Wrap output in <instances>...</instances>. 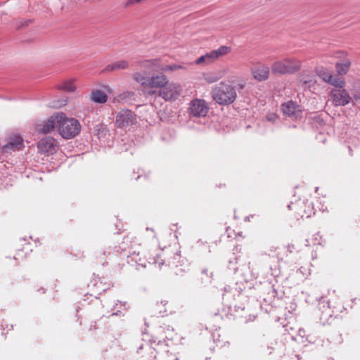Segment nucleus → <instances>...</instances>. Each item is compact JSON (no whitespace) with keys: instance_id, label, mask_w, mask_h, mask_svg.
Masks as SVG:
<instances>
[{"instance_id":"obj_9","label":"nucleus","mask_w":360,"mask_h":360,"mask_svg":"<svg viewBox=\"0 0 360 360\" xmlns=\"http://www.w3.org/2000/svg\"><path fill=\"white\" fill-rule=\"evenodd\" d=\"M58 145L55 139L46 136L41 139L37 143L38 153L45 156H49L57 152Z\"/></svg>"},{"instance_id":"obj_18","label":"nucleus","mask_w":360,"mask_h":360,"mask_svg":"<svg viewBox=\"0 0 360 360\" xmlns=\"http://www.w3.org/2000/svg\"><path fill=\"white\" fill-rule=\"evenodd\" d=\"M76 79L70 78L57 84V89L65 92L72 93L75 92L77 89Z\"/></svg>"},{"instance_id":"obj_2","label":"nucleus","mask_w":360,"mask_h":360,"mask_svg":"<svg viewBox=\"0 0 360 360\" xmlns=\"http://www.w3.org/2000/svg\"><path fill=\"white\" fill-rule=\"evenodd\" d=\"M302 65V60L295 57H285L274 61L271 70L276 75H293L301 70Z\"/></svg>"},{"instance_id":"obj_12","label":"nucleus","mask_w":360,"mask_h":360,"mask_svg":"<svg viewBox=\"0 0 360 360\" xmlns=\"http://www.w3.org/2000/svg\"><path fill=\"white\" fill-rule=\"evenodd\" d=\"M63 113H56L47 120L38 126V131L42 134L51 133L56 127H59V124L63 120Z\"/></svg>"},{"instance_id":"obj_24","label":"nucleus","mask_w":360,"mask_h":360,"mask_svg":"<svg viewBox=\"0 0 360 360\" xmlns=\"http://www.w3.org/2000/svg\"><path fill=\"white\" fill-rule=\"evenodd\" d=\"M129 67V63L127 60H120L117 61L112 64L110 66H108V68L111 70H122L126 69Z\"/></svg>"},{"instance_id":"obj_14","label":"nucleus","mask_w":360,"mask_h":360,"mask_svg":"<svg viewBox=\"0 0 360 360\" xmlns=\"http://www.w3.org/2000/svg\"><path fill=\"white\" fill-rule=\"evenodd\" d=\"M253 78L258 82H264L269 79V68L266 65H259L252 70Z\"/></svg>"},{"instance_id":"obj_25","label":"nucleus","mask_w":360,"mask_h":360,"mask_svg":"<svg viewBox=\"0 0 360 360\" xmlns=\"http://www.w3.org/2000/svg\"><path fill=\"white\" fill-rule=\"evenodd\" d=\"M186 68L179 64H172L169 65H165L161 68L162 72H173L179 70H186Z\"/></svg>"},{"instance_id":"obj_8","label":"nucleus","mask_w":360,"mask_h":360,"mask_svg":"<svg viewBox=\"0 0 360 360\" xmlns=\"http://www.w3.org/2000/svg\"><path fill=\"white\" fill-rule=\"evenodd\" d=\"M345 87V86L335 87V89H332L330 91L329 95L335 106H345L351 102L352 96H350Z\"/></svg>"},{"instance_id":"obj_10","label":"nucleus","mask_w":360,"mask_h":360,"mask_svg":"<svg viewBox=\"0 0 360 360\" xmlns=\"http://www.w3.org/2000/svg\"><path fill=\"white\" fill-rule=\"evenodd\" d=\"M139 255L140 252H138L137 254L134 252L132 254L133 259H134L139 265H141L143 267L146 266L147 264H158V266L161 267L165 263V259L162 258L164 255L163 252H161L160 254H155L154 255H150L148 259H146V257L148 255V252H143V258L139 257V259H136V257L139 256Z\"/></svg>"},{"instance_id":"obj_15","label":"nucleus","mask_w":360,"mask_h":360,"mask_svg":"<svg viewBox=\"0 0 360 360\" xmlns=\"http://www.w3.org/2000/svg\"><path fill=\"white\" fill-rule=\"evenodd\" d=\"M23 147V140L18 135H13L9 138V141L4 148V152L9 153L11 150H19Z\"/></svg>"},{"instance_id":"obj_22","label":"nucleus","mask_w":360,"mask_h":360,"mask_svg":"<svg viewBox=\"0 0 360 360\" xmlns=\"http://www.w3.org/2000/svg\"><path fill=\"white\" fill-rule=\"evenodd\" d=\"M216 59H219L224 56L229 54L231 51V48L228 46H221L219 47L217 49L212 50Z\"/></svg>"},{"instance_id":"obj_11","label":"nucleus","mask_w":360,"mask_h":360,"mask_svg":"<svg viewBox=\"0 0 360 360\" xmlns=\"http://www.w3.org/2000/svg\"><path fill=\"white\" fill-rule=\"evenodd\" d=\"M136 123V115L129 110H123L116 116V125L119 128H127Z\"/></svg>"},{"instance_id":"obj_16","label":"nucleus","mask_w":360,"mask_h":360,"mask_svg":"<svg viewBox=\"0 0 360 360\" xmlns=\"http://www.w3.org/2000/svg\"><path fill=\"white\" fill-rule=\"evenodd\" d=\"M281 110L284 115L295 117L302 112L300 107L292 101L282 104Z\"/></svg>"},{"instance_id":"obj_30","label":"nucleus","mask_w":360,"mask_h":360,"mask_svg":"<svg viewBox=\"0 0 360 360\" xmlns=\"http://www.w3.org/2000/svg\"><path fill=\"white\" fill-rule=\"evenodd\" d=\"M307 242L309 243V244H308L309 245H316V242H313V243H312V244H310V243H309V240H307ZM319 243V242H317V243Z\"/></svg>"},{"instance_id":"obj_5","label":"nucleus","mask_w":360,"mask_h":360,"mask_svg":"<svg viewBox=\"0 0 360 360\" xmlns=\"http://www.w3.org/2000/svg\"><path fill=\"white\" fill-rule=\"evenodd\" d=\"M289 210H295L296 217L301 219L309 218L315 214L312 202L299 200L288 205Z\"/></svg>"},{"instance_id":"obj_27","label":"nucleus","mask_w":360,"mask_h":360,"mask_svg":"<svg viewBox=\"0 0 360 360\" xmlns=\"http://www.w3.org/2000/svg\"><path fill=\"white\" fill-rule=\"evenodd\" d=\"M226 233L228 238H232V239H236L238 236H241L240 233H236L234 229H231V227H228L226 229Z\"/></svg>"},{"instance_id":"obj_23","label":"nucleus","mask_w":360,"mask_h":360,"mask_svg":"<svg viewBox=\"0 0 360 360\" xmlns=\"http://www.w3.org/2000/svg\"><path fill=\"white\" fill-rule=\"evenodd\" d=\"M202 77L206 82L212 84L219 81L221 77L215 73L206 72L203 73Z\"/></svg>"},{"instance_id":"obj_28","label":"nucleus","mask_w":360,"mask_h":360,"mask_svg":"<svg viewBox=\"0 0 360 360\" xmlns=\"http://www.w3.org/2000/svg\"><path fill=\"white\" fill-rule=\"evenodd\" d=\"M245 83H240V84H238L237 85V88L238 89H243L245 88Z\"/></svg>"},{"instance_id":"obj_3","label":"nucleus","mask_w":360,"mask_h":360,"mask_svg":"<svg viewBox=\"0 0 360 360\" xmlns=\"http://www.w3.org/2000/svg\"><path fill=\"white\" fill-rule=\"evenodd\" d=\"M212 98L219 105H230L237 98L236 86L221 82L212 89Z\"/></svg>"},{"instance_id":"obj_21","label":"nucleus","mask_w":360,"mask_h":360,"mask_svg":"<svg viewBox=\"0 0 360 360\" xmlns=\"http://www.w3.org/2000/svg\"><path fill=\"white\" fill-rule=\"evenodd\" d=\"M217 59L215 58L214 53L213 51H211L206 54L201 56L195 60L196 65L205 64L210 65L216 61Z\"/></svg>"},{"instance_id":"obj_7","label":"nucleus","mask_w":360,"mask_h":360,"mask_svg":"<svg viewBox=\"0 0 360 360\" xmlns=\"http://www.w3.org/2000/svg\"><path fill=\"white\" fill-rule=\"evenodd\" d=\"M347 53L344 51H337L332 53L331 56L338 59V61L335 63V67L338 75L344 76L347 75L352 66L351 60L347 58Z\"/></svg>"},{"instance_id":"obj_29","label":"nucleus","mask_w":360,"mask_h":360,"mask_svg":"<svg viewBox=\"0 0 360 360\" xmlns=\"http://www.w3.org/2000/svg\"><path fill=\"white\" fill-rule=\"evenodd\" d=\"M157 91L155 90H150L147 92L148 95L152 96L155 94Z\"/></svg>"},{"instance_id":"obj_26","label":"nucleus","mask_w":360,"mask_h":360,"mask_svg":"<svg viewBox=\"0 0 360 360\" xmlns=\"http://www.w3.org/2000/svg\"><path fill=\"white\" fill-rule=\"evenodd\" d=\"M352 97L355 101L360 100V84L359 82H356L352 85Z\"/></svg>"},{"instance_id":"obj_20","label":"nucleus","mask_w":360,"mask_h":360,"mask_svg":"<svg viewBox=\"0 0 360 360\" xmlns=\"http://www.w3.org/2000/svg\"><path fill=\"white\" fill-rule=\"evenodd\" d=\"M90 99L94 103L103 104L108 101V96L101 90L94 89L90 94Z\"/></svg>"},{"instance_id":"obj_4","label":"nucleus","mask_w":360,"mask_h":360,"mask_svg":"<svg viewBox=\"0 0 360 360\" xmlns=\"http://www.w3.org/2000/svg\"><path fill=\"white\" fill-rule=\"evenodd\" d=\"M60 122L58 131L62 137L66 139L76 136L81 130L79 121L75 118H68L63 113V117Z\"/></svg>"},{"instance_id":"obj_13","label":"nucleus","mask_w":360,"mask_h":360,"mask_svg":"<svg viewBox=\"0 0 360 360\" xmlns=\"http://www.w3.org/2000/svg\"><path fill=\"white\" fill-rule=\"evenodd\" d=\"M189 110L194 117H205L209 111V107L205 100L195 98L191 102Z\"/></svg>"},{"instance_id":"obj_6","label":"nucleus","mask_w":360,"mask_h":360,"mask_svg":"<svg viewBox=\"0 0 360 360\" xmlns=\"http://www.w3.org/2000/svg\"><path fill=\"white\" fill-rule=\"evenodd\" d=\"M315 72L322 81L334 87H342L346 85L344 78L333 75L331 71L323 66L316 68Z\"/></svg>"},{"instance_id":"obj_19","label":"nucleus","mask_w":360,"mask_h":360,"mask_svg":"<svg viewBox=\"0 0 360 360\" xmlns=\"http://www.w3.org/2000/svg\"><path fill=\"white\" fill-rule=\"evenodd\" d=\"M140 66L142 68L147 69L151 71L161 70V63L160 59H150L144 60L140 63Z\"/></svg>"},{"instance_id":"obj_1","label":"nucleus","mask_w":360,"mask_h":360,"mask_svg":"<svg viewBox=\"0 0 360 360\" xmlns=\"http://www.w3.org/2000/svg\"><path fill=\"white\" fill-rule=\"evenodd\" d=\"M152 85L158 89V95L166 102L176 101L182 94L179 84L169 82L165 75H153Z\"/></svg>"},{"instance_id":"obj_17","label":"nucleus","mask_w":360,"mask_h":360,"mask_svg":"<svg viewBox=\"0 0 360 360\" xmlns=\"http://www.w3.org/2000/svg\"><path fill=\"white\" fill-rule=\"evenodd\" d=\"M132 78L136 82L141 84L143 89H154V86L151 84L153 75L150 77H146L140 72H135L132 75Z\"/></svg>"}]
</instances>
